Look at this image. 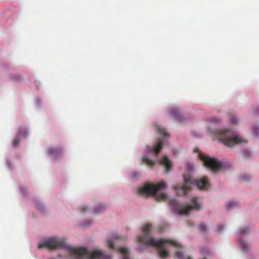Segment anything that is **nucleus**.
Returning a JSON list of instances; mask_svg holds the SVG:
<instances>
[{"label":"nucleus","mask_w":259,"mask_h":259,"mask_svg":"<svg viewBox=\"0 0 259 259\" xmlns=\"http://www.w3.org/2000/svg\"><path fill=\"white\" fill-rule=\"evenodd\" d=\"M46 248L49 250L64 249L68 251L71 259H111V256L99 250L90 251L84 247L74 248L66 244L64 239L52 237L39 243L38 248Z\"/></svg>","instance_id":"f257e3e1"},{"label":"nucleus","mask_w":259,"mask_h":259,"mask_svg":"<svg viewBox=\"0 0 259 259\" xmlns=\"http://www.w3.org/2000/svg\"><path fill=\"white\" fill-rule=\"evenodd\" d=\"M151 225L150 224H145L142 228V231L144 236H140L137 237V242L147 246L155 247L160 249L158 253L160 258H164L167 257L169 253L168 250L164 248L167 244H170L172 246L179 248L176 251L175 258L176 259H193L190 256H186L181 249L182 246L181 244L175 240L169 239L160 238L158 240H155L150 236Z\"/></svg>","instance_id":"f03ea898"},{"label":"nucleus","mask_w":259,"mask_h":259,"mask_svg":"<svg viewBox=\"0 0 259 259\" xmlns=\"http://www.w3.org/2000/svg\"><path fill=\"white\" fill-rule=\"evenodd\" d=\"M193 165L191 164H187L186 169L187 174L183 175V178L185 184L181 186H174L173 188L176 191L177 194L180 196H183L190 190V189L196 185L198 189L201 190H207L209 189L210 185L208 183V178L206 176L195 179L190 174L193 169Z\"/></svg>","instance_id":"7ed1b4c3"},{"label":"nucleus","mask_w":259,"mask_h":259,"mask_svg":"<svg viewBox=\"0 0 259 259\" xmlns=\"http://www.w3.org/2000/svg\"><path fill=\"white\" fill-rule=\"evenodd\" d=\"M213 134L215 137L225 145L232 147L234 145L246 143V141L236 135L235 133L229 129H224L214 131Z\"/></svg>","instance_id":"20e7f679"},{"label":"nucleus","mask_w":259,"mask_h":259,"mask_svg":"<svg viewBox=\"0 0 259 259\" xmlns=\"http://www.w3.org/2000/svg\"><path fill=\"white\" fill-rule=\"evenodd\" d=\"M166 188V183L163 181L156 184L147 183L143 187H139L138 192L139 194L144 196H154L158 190L165 189Z\"/></svg>","instance_id":"39448f33"},{"label":"nucleus","mask_w":259,"mask_h":259,"mask_svg":"<svg viewBox=\"0 0 259 259\" xmlns=\"http://www.w3.org/2000/svg\"><path fill=\"white\" fill-rule=\"evenodd\" d=\"M198 157L204 165L209 168L212 172H215L223 167L222 163L215 158L205 156L200 153H199Z\"/></svg>","instance_id":"423d86ee"},{"label":"nucleus","mask_w":259,"mask_h":259,"mask_svg":"<svg viewBox=\"0 0 259 259\" xmlns=\"http://www.w3.org/2000/svg\"><path fill=\"white\" fill-rule=\"evenodd\" d=\"M194 205H189L185 207H180L177 210V212L180 214H187L192 209L200 210V205L197 202L196 198H194L192 201Z\"/></svg>","instance_id":"0eeeda50"},{"label":"nucleus","mask_w":259,"mask_h":259,"mask_svg":"<svg viewBox=\"0 0 259 259\" xmlns=\"http://www.w3.org/2000/svg\"><path fill=\"white\" fill-rule=\"evenodd\" d=\"M48 152L49 154L57 157L62 153V148L61 147H50L48 149Z\"/></svg>","instance_id":"6e6552de"},{"label":"nucleus","mask_w":259,"mask_h":259,"mask_svg":"<svg viewBox=\"0 0 259 259\" xmlns=\"http://www.w3.org/2000/svg\"><path fill=\"white\" fill-rule=\"evenodd\" d=\"M159 163L164 166L165 170L167 172H169L171 167V163L166 156L159 160Z\"/></svg>","instance_id":"1a4fd4ad"},{"label":"nucleus","mask_w":259,"mask_h":259,"mask_svg":"<svg viewBox=\"0 0 259 259\" xmlns=\"http://www.w3.org/2000/svg\"><path fill=\"white\" fill-rule=\"evenodd\" d=\"M169 113L170 114H171V115L177 120L178 121H183V116L181 115L179 111L178 110V109L176 108V107H174V108H172L170 111H169Z\"/></svg>","instance_id":"9d476101"},{"label":"nucleus","mask_w":259,"mask_h":259,"mask_svg":"<svg viewBox=\"0 0 259 259\" xmlns=\"http://www.w3.org/2000/svg\"><path fill=\"white\" fill-rule=\"evenodd\" d=\"M25 133V136H26L25 133L26 132V129L21 127L19 131L17 136L14 138L13 141V146L14 147H17L19 145L20 142V136L22 134V133Z\"/></svg>","instance_id":"9b49d317"},{"label":"nucleus","mask_w":259,"mask_h":259,"mask_svg":"<svg viewBox=\"0 0 259 259\" xmlns=\"http://www.w3.org/2000/svg\"><path fill=\"white\" fill-rule=\"evenodd\" d=\"M162 147V141L161 139H159L158 141V143L154 146L153 148L150 149V151L151 152L155 153L156 155H157L161 150Z\"/></svg>","instance_id":"f8f14e48"},{"label":"nucleus","mask_w":259,"mask_h":259,"mask_svg":"<svg viewBox=\"0 0 259 259\" xmlns=\"http://www.w3.org/2000/svg\"><path fill=\"white\" fill-rule=\"evenodd\" d=\"M156 130L158 133L160 135H162L165 137H169L168 134L166 132L164 128L161 127L159 125H156Z\"/></svg>","instance_id":"ddd939ff"},{"label":"nucleus","mask_w":259,"mask_h":259,"mask_svg":"<svg viewBox=\"0 0 259 259\" xmlns=\"http://www.w3.org/2000/svg\"><path fill=\"white\" fill-rule=\"evenodd\" d=\"M105 209V206L103 204H98L94 209L95 213H100Z\"/></svg>","instance_id":"4468645a"},{"label":"nucleus","mask_w":259,"mask_h":259,"mask_svg":"<svg viewBox=\"0 0 259 259\" xmlns=\"http://www.w3.org/2000/svg\"><path fill=\"white\" fill-rule=\"evenodd\" d=\"M142 161L144 163H145L146 165L150 167H152L154 165L155 162L153 160H151L146 157H144L142 158Z\"/></svg>","instance_id":"2eb2a0df"},{"label":"nucleus","mask_w":259,"mask_h":259,"mask_svg":"<svg viewBox=\"0 0 259 259\" xmlns=\"http://www.w3.org/2000/svg\"><path fill=\"white\" fill-rule=\"evenodd\" d=\"M118 250L123 255L122 259H129L127 256V254L128 253V250L127 248L125 247H120Z\"/></svg>","instance_id":"dca6fc26"},{"label":"nucleus","mask_w":259,"mask_h":259,"mask_svg":"<svg viewBox=\"0 0 259 259\" xmlns=\"http://www.w3.org/2000/svg\"><path fill=\"white\" fill-rule=\"evenodd\" d=\"M238 203L235 201H230L227 204V209L228 210L237 206Z\"/></svg>","instance_id":"f3484780"},{"label":"nucleus","mask_w":259,"mask_h":259,"mask_svg":"<svg viewBox=\"0 0 259 259\" xmlns=\"http://www.w3.org/2000/svg\"><path fill=\"white\" fill-rule=\"evenodd\" d=\"M239 244L240 247L244 250H247L249 248L248 245L245 242L240 241Z\"/></svg>","instance_id":"a211bd4d"},{"label":"nucleus","mask_w":259,"mask_h":259,"mask_svg":"<svg viewBox=\"0 0 259 259\" xmlns=\"http://www.w3.org/2000/svg\"><path fill=\"white\" fill-rule=\"evenodd\" d=\"M229 121L232 124H236L238 123V119L237 118L233 115L232 114H230L229 115Z\"/></svg>","instance_id":"6ab92c4d"},{"label":"nucleus","mask_w":259,"mask_h":259,"mask_svg":"<svg viewBox=\"0 0 259 259\" xmlns=\"http://www.w3.org/2000/svg\"><path fill=\"white\" fill-rule=\"evenodd\" d=\"M167 196L164 194L158 195L156 197V199L158 201H165L166 199Z\"/></svg>","instance_id":"aec40b11"},{"label":"nucleus","mask_w":259,"mask_h":259,"mask_svg":"<svg viewBox=\"0 0 259 259\" xmlns=\"http://www.w3.org/2000/svg\"><path fill=\"white\" fill-rule=\"evenodd\" d=\"M107 245L108 246V247L110 249H112V250H113L114 249L115 247H114V243L110 239H107Z\"/></svg>","instance_id":"412c9836"},{"label":"nucleus","mask_w":259,"mask_h":259,"mask_svg":"<svg viewBox=\"0 0 259 259\" xmlns=\"http://www.w3.org/2000/svg\"><path fill=\"white\" fill-rule=\"evenodd\" d=\"M169 204L170 205L174 206L176 209L177 208L179 204L178 201L174 199H172L170 200V201L169 202Z\"/></svg>","instance_id":"4be33fe9"},{"label":"nucleus","mask_w":259,"mask_h":259,"mask_svg":"<svg viewBox=\"0 0 259 259\" xmlns=\"http://www.w3.org/2000/svg\"><path fill=\"white\" fill-rule=\"evenodd\" d=\"M210 120L213 123H219L221 122V118L217 117H212L210 118Z\"/></svg>","instance_id":"5701e85b"},{"label":"nucleus","mask_w":259,"mask_h":259,"mask_svg":"<svg viewBox=\"0 0 259 259\" xmlns=\"http://www.w3.org/2000/svg\"><path fill=\"white\" fill-rule=\"evenodd\" d=\"M241 179L242 181H247L250 180V176L249 175L244 174L241 176Z\"/></svg>","instance_id":"b1692460"},{"label":"nucleus","mask_w":259,"mask_h":259,"mask_svg":"<svg viewBox=\"0 0 259 259\" xmlns=\"http://www.w3.org/2000/svg\"><path fill=\"white\" fill-rule=\"evenodd\" d=\"M199 230L200 232H205L206 230V226L204 224H200L198 226Z\"/></svg>","instance_id":"393cba45"},{"label":"nucleus","mask_w":259,"mask_h":259,"mask_svg":"<svg viewBox=\"0 0 259 259\" xmlns=\"http://www.w3.org/2000/svg\"><path fill=\"white\" fill-rule=\"evenodd\" d=\"M252 130H253V134L255 135H258V134H259V128L256 126H253V128H252Z\"/></svg>","instance_id":"a878e982"},{"label":"nucleus","mask_w":259,"mask_h":259,"mask_svg":"<svg viewBox=\"0 0 259 259\" xmlns=\"http://www.w3.org/2000/svg\"><path fill=\"white\" fill-rule=\"evenodd\" d=\"M201 252L202 254H208L210 253L209 251L206 248L201 249Z\"/></svg>","instance_id":"bb28decb"},{"label":"nucleus","mask_w":259,"mask_h":259,"mask_svg":"<svg viewBox=\"0 0 259 259\" xmlns=\"http://www.w3.org/2000/svg\"><path fill=\"white\" fill-rule=\"evenodd\" d=\"M248 232V229L247 227H244L240 230V234H244Z\"/></svg>","instance_id":"cd10ccee"},{"label":"nucleus","mask_w":259,"mask_h":259,"mask_svg":"<svg viewBox=\"0 0 259 259\" xmlns=\"http://www.w3.org/2000/svg\"><path fill=\"white\" fill-rule=\"evenodd\" d=\"M35 206L36 208L37 209L41 210L42 208V206L39 203H35Z\"/></svg>","instance_id":"c85d7f7f"},{"label":"nucleus","mask_w":259,"mask_h":259,"mask_svg":"<svg viewBox=\"0 0 259 259\" xmlns=\"http://www.w3.org/2000/svg\"><path fill=\"white\" fill-rule=\"evenodd\" d=\"M243 154H244V156H245V157H249V156H250L251 153H250V152H249V151H244L243 152Z\"/></svg>","instance_id":"c756f323"},{"label":"nucleus","mask_w":259,"mask_h":259,"mask_svg":"<svg viewBox=\"0 0 259 259\" xmlns=\"http://www.w3.org/2000/svg\"><path fill=\"white\" fill-rule=\"evenodd\" d=\"M79 209H80V211L83 212H85L87 210V208L86 206H81L79 208Z\"/></svg>","instance_id":"7c9ffc66"},{"label":"nucleus","mask_w":259,"mask_h":259,"mask_svg":"<svg viewBox=\"0 0 259 259\" xmlns=\"http://www.w3.org/2000/svg\"><path fill=\"white\" fill-rule=\"evenodd\" d=\"M223 228L224 227L222 225L218 226L217 227L218 232L219 233L221 232L223 230Z\"/></svg>","instance_id":"2f4dec72"},{"label":"nucleus","mask_w":259,"mask_h":259,"mask_svg":"<svg viewBox=\"0 0 259 259\" xmlns=\"http://www.w3.org/2000/svg\"><path fill=\"white\" fill-rule=\"evenodd\" d=\"M133 175H134V177L138 179L140 177V174L139 172H134Z\"/></svg>","instance_id":"473e14b6"},{"label":"nucleus","mask_w":259,"mask_h":259,"mask_svg":"<svg viewBox=\"0 0 259 259\" xmlns=\"http://www.w3.org/2000/svg\"><path fill=\"white\" fill-rule=\"evenodd\" d=\"M163 229H162L161 227H160L158 228V231L159 232H160V233H161V232H163Z\"/></svg>","instance_id":"72a5a7b5"},{"label":"nucleus","mask_w":259,"mask_h":259,"mask_svg":"<svg viewBox=\"0 0 259 259\" xmlns=\"http://www.w3.org/2000/svg\"><path fill=\"white\" fill-rule=\"evenodd\" d=\"M203 259H206V258H205V257H204V258H203Z\"/></svg>","instance_id":"f704fd0d"}]
</instances>
